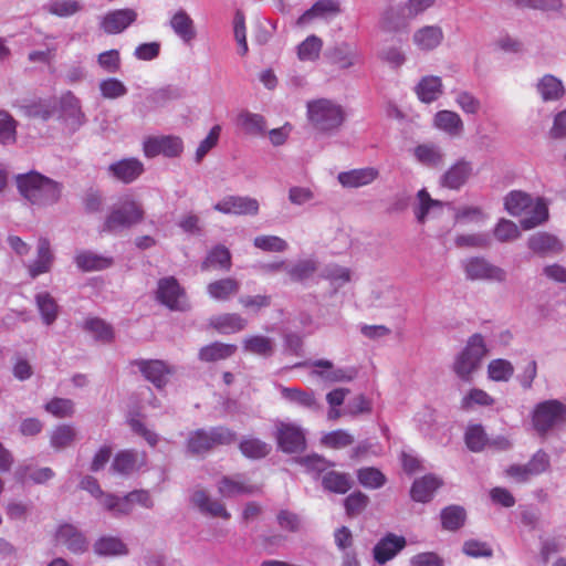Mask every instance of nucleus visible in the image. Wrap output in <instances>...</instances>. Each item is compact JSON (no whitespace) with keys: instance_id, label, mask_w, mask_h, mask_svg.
Masks as SVG:
<instances>
[{"instance_id":"obj_1","label":"nucleus","mask_w":566,"mask_h":566,"mask_svg":"<svg viewBox=\"0 0 566 566\" xmlns=\"http://www.w3.org/2000/svg\"><path fill=\"white\" fill-rule=\"evenodd\" d=\"M17 188L30 203L46 207L60 200L63 185L33 170L17 176Z\"/></svg>"},{"instance_id":"obj_2","label":"nucleus","mask_w":566,"mask_h":566,"mask_svg":"<svg viewBox=\"0 0 566 566\" xmlns=\"http://www.w3.org/2000/svg\"><path fill=\"white\" fill-rule=\"evenodd\" d=\"M145 211L134 199H125L111 208L106 216L102 232L118 233L130 229L144 220Z\"/></svg>"},{"instance_id":"obj_3","label":"nucleus","mask_w":566,"mask_h":566,"mask_svg":"<svg viewBox=\"0 0 566 566\" xmlns=\"http://www.w3.org/2000/svg\"><path fill=\"white\" fill-rule=\"evenodd\" d=\"M307 115L313 126L324 133L336 130L345 119L342 106L325 98L310 102Z\"/></svg>"},{"instance_id":"obj_4","label":"nucleus","mask_w":566,"mask_h":566,"mask_svg":"<svg viewBox=\"0 0 566 566\" xmlns=\"http://www.w3.org/2000/svg\"><path fill=\"white\" fill-rule=\"evenodd\" d=\"M532 422L534 429L541 436H545L551 429L566 423V405L556 399L537 403L532 415Z\"/></svg>"},{"instance_id":"obj_5","label":"nucleus","mask_w":566,"mask_h":566,"mask_svg":"<svg viewBox=\"0 0 566 566\" xmlns=\"http://www.w3.org/2000/svg\"><path fill=\"white\" fill-rule=\"evenodd\" d=\"M436 0H408L402 6L390 8L382 15V28L387 31H399L409 20L423 13Z\"/></svg>"},{"instance_id":"obj_6","label":"nucleus","mask_w":566,"mask_h":566,"mask_svg":"<svg viewBox=\"0 0 566 566\" xmlns=\"http://www.w3.org/2000/svg\"><path fill=\"white\" fill-rule=\"evenodd\" d=\"M486 354V347L483 337L474 334L468 340L465 348L459 355L454 363L455 374L464 381L472 379V374L478 369L482 358Z\"/></svg>"},{"instance_id":"obj_7","label":"nucleus","mask_w":566,"mask_h":566,"mask_svg":"<svg viewBox=\"0 0 566 566\" xmlns=\"http://www.w3.org/2000/svg\"><path fill=\"white\" fill-rule=\"evenodd\" d=\"M57 119L71 132H77L85 123L86 116L82 111L81 101L73 92L67 91L57 101Z\"/></svg>"},{"instance_id":"obj_8","label":"nucleus","mask_w":566,"mask_h":566,"mask_svg":"<svg viewBox=\"0 0 566 566\" xmlns=\"http://www.w3.org/2000/svg\"><path fill=\"white\" fill-rule=\"evenodd\" d=\"M143 151L147 158L163 155L167 158L179 157L184 151L182 139L174 135L150 136L143 143Z\"/></svg>"},{"instance_id":"obj_9","label":"nucleus","mask_w":566,"mask_h":566,"mask_svg":"<svg viewBox=\"0 0 566 566\" xmlns=\"http://www.w3.org/2000/svg\"><path fill=\"white\" fill-rule=\"evenodd\" d=\"M474 175V164L460 157L440 176L439 186L459 191Z\"/></svg>"},{"instance_id":"obj_10","label":"nucleus","mask_w":566,"mask_h":566,"mask_svg":"<svg viewBox=\"0 0 566 566\" xmlns=\"http://www.w3.org/2000/svg\"><path fill=\"white\" fill-rule=\"evenodd\" d=\"M145 171L144 164L135 157L123 158L107 167L108 176L124 185L136 181Z\"/></svg>"},{"instance_id":"obj_11","label":"nucleus","mask_w":566,"mask_h":566,"mask_svg":"<svg viewBox=\"0 0 566 566\" xmlns=\"http://www.w3.org/2000/svg\"><path fill=\"white\" fill-rule=\"evenodd\" d=\"M137 19V12L134 9L125 8L108 11L102 17L99 28L106 34H118L125 31Z\"/></svg>"},{"instance_id":"obj_12","label":"nucleus","mask_w":566,"mask_h":566,"mask_svg":"<svg viewBox=\"0 0 566 566\" xmlns=\"http://www.w3.org/2000/svg\"><path fill=\"white\" fill-rule=\"evenodd\" d=\"M213 209L224 214L255 216L259 212V202L250 197L228 196L218 201Z\"/></svg>"},{"instance_id":"obj_13","label":"nucleus","mask_w":566,"mask_h":566,"mask_svg":"<svg viewBox=\"0 0 566 566\" xmlns=\"http://www.w3.org/2000/svg\"><path fill=\"white\" fill-rule=\"evenodd\" d=\"M276 439L279 447L286 453L301 452L306 446L303 430L292 423H281L277 428Z\"/></svg>"},{"instance_id":"obj_14","label":"nucleus","mask_w":566,"mask_h":566,"mask_svg":"<svg viewBox=\"0 0 566 566\" xmlns=\"http://www.w3.org/2000/svg\"><path fill=\"white\" fill-rule=\"evenodd\" d=\"M407 545L403 536L388 533L381 537L373 549V556L377 564L384 565L391 560Z\"/></svg>"},{"instance_id":"obj_15","label":"nucleus","mask_w":566,"mask_h":566,"mask_svg":"<svg viewBox=\"0 0 566 566\" xmlns=\"http://www.w3.org/2000/svg\"><path fill=\"white\" fill-rule=\"evenodd\" d=\"M465 272L470 280H495L502 282L505 280V272L494 266L483 258H471L465 263Z\"/></svg>"},{"instance_id":"obj_16","label":"nucleus","mask_w":566,"mask_h":566,"mask_svg":"<svg viewBox=\"0 0 566 566\" xmlns=\"http://www.w3.org/2000/svg\"><path fill=\"white\" fill-rule=\"evenodd\" d=\"M74 263L82 272H93L111 268L114 264V259L91 250H81L74 255Z\"/></svg>"},{"instance_id":"obj_17","label":"nucleus","mask_w":566,"mask_h":566,"mask_svg":"<svg viewBox=\"0 0 566 566\" xmlns=\"http://www.w3.org/2000/svg\"><path fill=\"white\" fill-rule=\"evenodd\" d=\"M379 176V171L374 167H365L342 171L337 179L345 188H359L374 182Z\"/></svg>"},{"instance_id":"obj_18","label":"nucleus","mask_w":566,"mask_h":566,"mask_svg":"<svg viewBox=\"0 0 566 566\" xmlns=\"http://www.w3.org/2000/svg\"><path fill=\"white\" fill-rule=\"evenodd\" d=\"M55 542L75 554L83 553L87 549L86 538L71 524H63L57 528Z\"/></svg>"},{"instance_id":"obj_19","label":"nucleus","mask_w":566,"mask_h":566,"mask_svg":"<svg viewBox=\"0 0 566 566\" xmlns=\"http://www.w3.org/2000/svg\"><path fill=\"white\" fill-rule=\"evenodd\" d=\"M36 250V258L29 265V275L31 279H35L40 274L49 272L54 261V254L51 250V243L49 239L43 237L40 238L38 240Z\"/></svg>"},{"instance_id":"obj_20","label":"nucleus","mask_w":566,"mask_h":566,"mask_svg":"<svg viewBox=\"0 0 566 566\" xmlns=\"http://www.w3.org/2000/svg\"><path fill=\"white\" fill-rule=\"evenodd\" d=\"M325 56L342 70L354 66L359 61V54L347 42L338 43L325 52Z\"/></svg>"},{"instance_id":"obj_21","label":"nucleus","mask_w":566,"mask_h":566,"mask_svg":"<svg viewBox=\"0 0 566 566\" xmlns=\"http://www.w3.org/2000/svg\"><path fill=\"white\" fill-rule=\"evenodd\" d=\"M312 366L321 368V370H314L313 374L329 382L352 381L357 374V371L354 368L334 369L333 363L327 359L315 360L312 363Z\"/></svg>"},{"instance_id":"obj_22","label":"nucleus","mask_w":566,"mask_h":566,"mask_svg":"<svg viewBox=\"0 0 566 566\" xmlns=\"http://www.w3.org/2000/svg\"><path fill=\"white\" fill-rule=\"evenodd\" d=\"M442 485V480L433 474L423 475L412 483L410 495L416 502H429L433 493Z\"/></svg>"},{"instance_id":"obj_23","label":"nucleus","mask_w":566,"mask_h":566,"mask_svg":"<svg viewBox=\"0 0 566 566\" xmlns=\"http://www.w3.org/2000/svg\"><path fill=\"white\" fill-rule=\"evenodd\" d=\"M135 364L145 378L158 388L166 385L168 375L171 373L170 368L161 360H137Z\"/></svg>"},{"instance_id":"obj_24","label":"nucleus","mask_w":566,"mask_h":566,"mask_svg":"<svg viewBox=\"0 0 566 566\" xmlns=\"http://www.w3.org/2000/svg\"><path fill=\"white\" fill-rule=\"evenodd\" d=\"M527 247L538 255L558 253L563 249L560 241L555 235L547 232H537L531 235L527 240Z\"/></svg>"},{"instance_id":"obj_25","label":"nucleus","mask_w":566,"mask_h":566,"mask_svg":"<svg viewBox=\"0 0 566 566\" xmlns=\"http://www.w3.org/2000/svg\"><path fill=\"white\" fill-rule=\"evenodd\" d=\"M192 502L200 510V512L212 517L229 520L231 516L221 502L211 500L209 495L202 490L196 491L193 493Z\"/></svg>"},{"instance_id":"obj_26","label":"nucleus","mask_w":566,"mask_h":566,"mask_svg":"<svg viewBox=\"0 0 566 566\" xmlns=\"http://www.w3.org/2000/svg\"><path fill=\"white\" fill-rule=\"evenodd\" d=\"M317 270L318 261L314 256L296 261L289 260L286 275L291 281L302 282L310 280Z\"/></svg>"},{"instance_id":"obj_27","label":"nucleus","mask_w":566,"mask_h":566,"mask_svg":"<svg viewBox=\"0 0 566 566\" xmlns=\"http://www.w3.org/2000/svg\"><path fill=\"white\" fill-rule=\"evenodd\" d=\"M157 298L170 310H185L187 297L181 285H159Z\"/></svg>"},{"instance_id":"obj_28","label":"nucleus","mask_w":566,"mask_h":566,"mask_svg":"<svg viewBox=\"0 0 566 566\" xmlns=\"http://www.w3.org/2000/svg\"><path fill=\"white\" fill-rule=\"evenodd\" d=\"M170 28L185 43L195 40L197 33L193 20L182 9L178 10L170 19Z\"/></svg>"},{"instance_id":"obj_29","label":"nucleus","mask_w":566,"mask_h":566,"mask_svg":"<svg viewBox=\"0 0 566 566\" xmlns=\"http://www.w3.org/2000/svg\"><path fill=\"white\" fill-rule=\"evenodd\" d=\"M536 88L544 102L558 101L565 95L562 81L552 74H546L539 78Z\"/></svg>"},{"instance_id":"obj_30","label":"nucleus","mask_w":566,"mask_h":566,"mask_svg":"<svg viewBox=\"0 0 566 566\" xmlns=\"http://www.w3.org/2000/svg\"><path fill=\"white\" fill-rule=\"evenodd\" d=\"M209 325L220 334H233L244 329L247 321L238 314H222L212 316Z\"/></svg>"},{"instance_id":"obj_31","label":"nucleus","mask_w":566,"mask_h":566,"mask_svg":"<svg viewBox=\"0 0 566 566\" xmlns=\"http://www.w3.org/2000/svg\"><path fill=\"white\" fill-rule=\"evenodd\" d=\"M416 159L423 166L439 168L444 163V154L434 144H420L413 149Z\"/></svg>"},{"instance_id":"obj_32","label":"nucleus","mask_w":566,"mask_h":566,"mask_svg":"<svg viewBox=\"0 0 566 566\" xmlns=\"http://www.w3.org/2000/svg\"><path fill=\"white\" fill-rule=\"evenodd\" d=\"M237 352V345L213 342L199 350V359L206 363H214L231 357Z\"/></svg>"},{"instance_id":"obj_33","label":"nucleus","mask_w":566,"mask_h":566,"mask_svg":"<svg viewBox=\"0 0 566 566\" xmlns=\"http://www.w3.org/2000/svg\"><path fill=\"white\" fill-rule=\"evenodd\" d=\"M443 40V32L441 28L436 25H427L413 34L415 44L423 51L436 49Z\"/></svg>"},{"instance_id":"obj_34","label":"nucleus","mask_w":566,"mask_h":566,"mask_svg":"<svg viewBox=\"0 0 566 566\" xmlns=\"http://www.w3.org/2000/svg\"><path fill=\"white\" fill-rule=\"evenodd\" d=\"M57 112V101L55 98H39L24 106V113L28 117L39 118L43 122L52 118Z\"/></svg>"},{"instance_id":"obj_35","label":"nucleus","mask_w":566,"mask_h":566,"mask_svg":"<svg viewBox=\"0 0 566 566\" xmlns=\"http://www.w3.org/2000/svg\"><path fill=\"white\" fill-rule=\"evenodd\" d=\"M416 94L418 98L427 104L438 99L442 93V82L439 76H424L417 84Z\"/></svg>"},{"instance_id":"obj_36","label":"nucleus","mask_w":566,"mask_h":566,"mask_svg":"<svg viewBox=\"0 0 566 566\" xmlns=\"http://www.w3.org/2000/svg\"><path fill=\"white\" fill-rule=\"evenodd\" d=\"M322 485L332 493L345 494L352 489L353 481L348 473L332 470L323 475Z\"/></svg>"},{"instance_id":"obj_37","label":"nucleus","mask_w":566,"mask_h":566,"mask_svg":"<svg viewBox=\"0 0 566 566\" xmlns=\"http://www.w3.org/2000/svg\"><path fill=\"white\" fill-rule=\"evenodd\" d=\"M533 198L520 190L510 191L504 198L505 210L513 217H518L532 207Z\"/></svg>"},{"instance_id":"obj_38","label":"nucleus","mask_w":566,"mask_h":566,"mask_svg":"<svg viewBox=\"0 0 566 566\" xmlns=\"http://www.w3.org/2000/svg\"><path fill=\"white\" fill-rule=\"evenodd\" d=\"M339 12L340 4L338 0H317L298 18L297 23L303 24L311 21L313 18L338 14Z\"/></svg>"},{"instance_id":"obj_39","label":"nucleus","mask_w":566,"mask_h":566,"mask_svg":"<svg viewBox=\"0 0 566 566\" xmlns=\"http://www.w3.org/2000/svg\"><path fill=\"white\" fill-rule=\"evenodd\" d=\"M434 126L451 136H458L463 130L461 117L452 111H439L434 115Z\"/></svg>"},{"instance_id":"obj_40","label":"nucleus","mask_w":566,"mask_h":566,"mask_svg":"<svg viewBox=\"0 0 566 566\" xmlns=\"http://www.w3.org/2000/svg\"><path fill=\"white\" fill-rule=\"evenodd\" d=\"M418 205L415 207L413 212L418 223L423 224L427 220L429 212L433 209H440L447 205L443 201L432 199L426 188H422L417 193Z\"/></svg>"},{"instance_id":"obj_41","label":"nucleus","mask_w":566,"mask_h":566,"mask_svg":"<svg viewBox=\"0 0 566 566\" xmlns=\"http://www.w3.org/2000/svg\"><path fill=\"white\" fill-rule=\"evenodd\" d=\"M238 125L249 135H262L266 129L264 116L249 111H242L238 115Z\"/></svg>"},{"instance_id":"obj_42","label":"nucleus","mask_w":566,"mask_h":566,"mask_svg":"<svg viewBox=\"0 0 566 566\" xmlns=\"http://www.w3.org/2000/svg\"><path fill=\"white\" fill-rule=\"evenodd\" d=\"M525 213L526 216L520 221L524 230L536 228L548 219V208L542 199H538L535 205L532 202V207Z\"/></svg>"},{"instance_id":"obj_43","label":"nucleus","mask_w":566,"mask_h":566,"mask_svg":"<svg viewBox=\"0 0 566 566\" xmlns=\"http://www.w3.org/2000/svg\"><path fill=\"white\" fill-rule=\"evenodd\" d=\"M231 266L230 250L223 244L214 245L202 262V269L214 268L229 270Z\"/></svg>"},{"instance_id":"obj_44","label":"nucleus","mask_w":566,"mask_h":566,"mask_svg":"<svg viewBox=\"0 0 566 566\" xmlns=\"http://www.w3.org/2000/svg\"><path fill=\"white\" fill-rule=\"evenodd\" d=\"M440 517L442 527L447 531L454 532L464 525L467 514L462 506L450 505L441 511Z\"/></svg>"},{"instance_id":"obj_45","label":"nucleus","mask_w":566,"mask_h":566,"mask_svg":"<svg viewBox=\"0 0 566 566\" xmlns=\"http://www.w3.org/2000/svg\"><path fill=\"white\" fill-rule=\"evenodd\" d=\"M182 96L180 88L174 85H166L164 87L151 91L146 96V102L151 108L165 106L168 102L178 99Z\"/></svg>"},{"instance_id":"obj_46","label":"nucleus","mask_w":566,"mask_h":566,"mask_svg":"<svg viewBox=\"0 0 566 566\" xmlns=\"http://www.w3.org/2000/svg\"><path fill=\"white\" fill-rule=\"evenodd\" d=\"M218 490L222 496L232 497L239 494H252L256 491V486L242 480L223 476L219 483Z\"/></svg>"},{"instance_id":"obj_47","label":"nucleus","mask_w":566,"mask_h":566,"mask_svg":"<svg viewBox=\"0 0 566 566\" xmlns=\"http://www.w3.org/2000/svg\"><path fill=\"white\" fill-rule=\"evenodd\" d=\"M94 552L99 556L125 555L127 547L117 537L104 536L95 542Z\"/></svg>"},{"instance_id":"obj_48","label":"nucleus","mask_w":566,"mask_h":566,"mask_svg":"<svg viewBox=\"0 0 566 566\" xmlns=\"http://www.w3.org/2000/svg\"><path fill=\"white\" fill-rule=\"evenodd\" d=\"M43 9L53 15L67 18L82 11L83 4L77 0H51Z\"/></svg>"},{"instance_id":"obj_49","label":"nucleus","mask_w":566,"mask_h":566,"mask_svg":"<svg viewBox=\"0 0 566 566\" xmlns=\"http://www.w3.org/2000/svg\"><path fill=\"white\" fill-rule=\"evenodd\" d=\"M243 349L254 355L269 357L273 354V342L263 335L249 336L243 340Z\"/></svg>"},{"instance_id":"obj_50","label":"nucleus","mask_w":566,"mask_h":566,"mask_svg":"<svg viewBox=\"0 0 566 566\" xmlns=\"http://www.w3.org/2000/svg\"><path fill=\"white\" fill-rule=\"evenodd\" d=\"M18 122L4 109H0V145H12L17 142Z\"/></svg>"},{"instance_id":"obj_51","label":"nucleus","mask_w":566,"mask_h":566,"mask_svg":"<svg viewBox=\"0 0 566 566\" xmlns=\"http://www.w3.org/2000/svg\"><path fill=\"white\" fill-rule=\"evenodd\" d=\"M514 374L511 361L502 358L493 359L488 365V376L493 381H509Z\"/></svg>"},{"instance_id":"obj_52","label":"nucleus","mask_w":566,"mask_h":566,"mask_svg":"<svg viewBox=\"0 0 566 566\" xmlns=\"http://www.w3.org/2000/svg\"><path fill=\"white\" fill-rule=\"evenodd\" d=\"M76 438L75 429L70 424H60L51 433L50 442L55 450L70 447Z\"/></svg>"},{"instance_id":"obj_53","label":"nucleus","mask_w":566,"mask_h":566,"mask_svg":"<svg viewBox=\"0 0 566 566\" xmlns=\"http://www.w3.org/2000/svg\"><path fill=\"white\" fill-rule=\"evenodd\" d=\"M323 46V41L321 38L312 34L308 35L303 42H301L297 46V57L301 61H315L319 56V52Z\"/></svg>"},{"instance_id":"obj_54","label":"nucleus","mask_w":566,"mask_h":566,"mask_svg":"<svg viewBox=\"0 0 566 566\" xmlns=\"http://www.w3.org/2000/svg\"><path fill=\"white\" fill-rule=\"evenodd\" d=\"M239 449L244 457L250 459H261L270 452V447L265 442L252 437L244 438L240 442Z\"/></svg>"},{"instance_id":"obj_55","label":"nucleus","mask_w":566,"mask_h":566,"mask_svg":"<svg viewBox=\"0 0 566 566\" xmlns=\"http://www.w3.org/2000/svg\"><path fill=\"white\" fill-rule=\"evenodd\" d=\"M465 444L472 452H480L489 443L488 436L481 424L468 427L464 436Z\"/></svg>"},{"instance_id":"obj_56","label":"nucleus","mask_w":566,"mask_h":566,"mask_svg":"<svg viewBox=\"0 0 566 566\" xmlns=\"http://www.w3.org/2000/svg\"><path fill=\"white\" fill-rule=\"evenodd\" d=\"M102 504L105 509L114 515H125L133 511L134 504L128 493L126 496L119 499L113 494H106Z\"/></svg>"},{"instance_id":"obj_57","label":"nucleus","mask_w":566,"mask_h":566,"mask_svg":"<svg viewBox=\"0 0 566 566\" xmlns=\"http://www.w3.org/2000/svg\"><path fill=\"white\" fill-rule=\"evenodd\" d=\"M84 328L92 333L94 337L101 342H112L114 338L113 328L101 318H88L84 323Z\"/></svg>"},{"instance_id":"obj_58","label":"nucleus","mask_w":566,"mask_h":566,"mask_svg":"<svg viewBox=\"0 0 566 566\" xmlns=\"http://www.w3.org/2000/svg\"><path fill=\"white\" fill-rule=\"evenodd\" d=\"M359 483L366 489H379L386 483V476L376 468H363L357 472Z\"/></svg>"},{"instance_id":"obj_59","label":"nucleus","mask_w":566,"mask_h":566,"mask_svg":"<svg viewBox=\"0 0 566 566\" xmlns=\"http://www.w3.org/2000/svg\"><path fill=\"white\" fill-rule=\"evenodd\" d=\"M494 403V398L485 390L472 388L461 400V407L464 410L471 409L473 406L489 407Z\"/></svg>"},{"instance_id":"obj_60","label":"nucleus","mask_w":566,"mask_h":566,"mask_svg":"<svg viewBox=\"0 0 566 566\" xmlns=\"http://www.w3.org/2000/svg\"><path fill=\"white\" fill-rule=\"evenodd\" d=\"M321 442L326 448L331 449H342L346 448L354 443V438L347 431L337 429L331 432L325 433Z\"/></svg>"},{"instance_id":"obj_61","label":"nucleus","mask_w":566,"mask_h":566,"mask_svg":"<svg viewBox=\"0 0 566 566\" xmlns=\"http://www.w3.org/2000/svg\"><path fill=\"white\" fill-rule=\"evenodd\" d=\"M253 245L265 252H285L289 248L287 242L277 235H258Z\"/></svg>"},{"instance_id":"obj_62","label":"nucleus","mask_w":566,"mask_h":566,"mask_svg":"<svg viewBox=\"0 0 566 566\" xmlns=\"http://www.w3.org/2000/svg\"><path fill=\"white\" fill-rule=\"evenodd\" d=\"M188 450L193 454L205 453L211 450L210 433L203 429L190 433L188 439Z\"/></svg>"},{"instance_id":"obj_63","label":"nucleus","mask_w":566,"mask_h":566,"mask_svg":"<svg viewBox=\"0 0 566 566\" xmlns=\"http://www.w3.org/2000/svg\"><path fill=\"white\" fill-rule=\"evenodd\" d=\"M136 453L130 450H124L116 454L112 463V469L120 474H128L136 469Z\"/></svg>"},{"instance_id":"obj_64","label":"nucleus","mask_w":566,"mask_h":566,"mask_svg":"<svg viewBox=\"0 0 566 566\" xmlns=\"http://www.w3.org/2000/svg\"><path fill=\"white\" fill-rule=\"evenodd\" d=\"M99 92L104 98L115 99L127 94L128 90L125 84L115 77H108L101 81Z\"/></svg>"}]
</instances>
